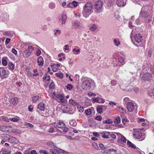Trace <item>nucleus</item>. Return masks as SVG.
<instances>
[{
    "label": "nucleus",
    "instance_id": "46",
    "mask_svg": "<svg viewBox=\"0 0 154 154\" xmlns=\"http://www.w3.org/2000/svg\"><path fill=\"white\" fill-rule=\"evenodd\" d=\"M149 95L151 97L154 96L153 98H154V90L153 89L152 90H151V91L149 92V93H148Z\"/></svg>",
    "mask_w": 154,
    "mask_h": 154
},
{
    "label": "nucleus",
    "instance_id": "24",
    "mask_svg": "<svg viewBox=\"0 0 154 154\" xmlns=\"http://www.w3.org/2000/svg\"><path fill=\"white\" fill-rule=\"evenodd\" d=\"M66 16L65 14H63L61 17L62 24H64L65 23L66 20Z\"/></svg>",
    "mask_w": 154,
    "mask_h": 154
},
{
    "label": "nucleus",
    "instance_id": "55",
    "mask_svg": "<svg viewBox=\"0 0 154 154\" xmlns=\"http://www.w3.org/2000/svg\"><path fill=\"white\" fill-rule=\"evenodd\" d=\"M103 122V123L105 124H111L112 123V121L110 119H108Z\"/></svg>",
    "mask_w": 154,
    "mask_h": 154
},
{
    "label": "nucleus",
    "instance_id": "33",
    "mask_svg": "<svg viewBox=\"0 0 154 154\" xmlns=\"http://www.w3.org/2000/svg\"><path fill=\"white\" fill-rule=\"evenodd\" d=\"M55 75L60 79H62L63 77V74L60 72L56 73Z\"/></svg>",
    "mask_w": 154,
    "mask_h": 154
},
{
    "label": "nucleus",
    "instance_id": "40",
    "mask_svg": "<svg viewBox=\"0 0 154 154\" xmlns=\"http://www.w3.org/2000/svg\"><path fill=\"white\" fill-rule=\"evenodd\" d=\"M115 17L117 19H119L120 18L119 13L118 11H116L114 14Z\"/></svg>",
    "mask_w": 154,
    "mask_h": 154
},
{
    "label": "nucleus",
    "instance_id": "41",
    "mask_svg": "<svg viewBox=\"0 0 154 154\" xmlns=\"http://www.w3.org/2000/svg\"><path fill=\"white\" fill-rule=\"evenodd\" d=\"M113 42L115 44V45L117 46H119V45L120 44V43L119 42L118 40H117L116 39H115L113 40Z\"/></svg>",
    "mask_w": 154,
    "mask_h": 154
},
{
    "label": "nucleus",
    "instance_id": "52",
    "mask_svg": "<svg viewBox=\"0 0 154 154\" xmlns=\"http://www.w3.org/2000/svg\"><path fill=\"white\" fill-rule=\"evenodd\" d=\"M119 62L120 63H122L124 61V59L123 57H120L119 59Z\"/></svg>",
    "mask_w": 154,
    "mask_h": 154
},
{
    "label": "nucleus",
    "instance_id": "17",
    "mask_svg": "<svg viewBox=\"0 0 154 154\" xmlns=\"http://www.w3.org/2000/svg\"><path fill=\"white\" fill-rule=\"evenodd\" d=\"M110 132L107 131H105L102 133V138H108Z\"/></svg>",
    "mask_w": 154,
    "mask_h": 154
},
{
    "label": "nucleus",
    "instance_id": "18",
    "mask_svg": "<svg viewBox=\"0 0 154 154\" xmlns=\"http://www.w3.org/2000/svg\"><path fill=\"white\" fill-rule=\"evenodd\" d=\"M0 130L4 132H7L9 129L8 126L3 125L0 126Z\"/></svg>",
    "mask_w": 154,
    "mask_h": 154
},
{
    "label": "nucleus",
    "instance_id": "1",
    "mask_svg": "<svg viewBox=\"0 0 154 154\" xmlns=\"http://www.w3.org/2000/svg\"><path fill=\"white\" fill-rule=\"evenodd\" d=\"M151 16L148 14L146 11L142 9L140 16L135 20V23L138 25L143 23L149 22L151 21Z\"/></svg>",
    "mask_w": 154,
    "mask_h": 154
},
{
    "label": "nucleus",
    "instance_id": "63",
    "mask_svg": "<svg viewBox=\"0 0 154 154\" xmlns=\"http://www.w3.org/2000/svg\"><path fill=\"white\" fill-rule=\"evenodd\" d=\"M4 35H7L8 36L11 37V33L9 32H5L4 33Z\"/></svg>",
    "mask_w": 154,
    "mask_h": 154
},
{
    "label": "nucleus",
    "instance_id": "58",
    "mask_svg": "<svg viewBox=\"0 0 154 154\" xmlns=\"http://www.w3.org/2000/svg\"><path fill=\"white\" fill-rule=\"evenodd\" d=\"M93 102L94 103L95 102H97L98 103V97H93L92 98Z\"/></svg>",
    "mask_w": 154,
    "mask_h": 154
},
{
    "label": "nucleus",
    "instance_id": "16",
    "mask_svg": "<svg viewBox=\"0 0 154 154\" xmlns=\"http://www.w3.org/2000/svg\"><path fill=\"white\" fill-rule=\"evenodd\" d=\"M38 65L39 66H42L43 65L44 60L41 56L38 57L37 60Z\"/></svg>",
    "mask_w": 154,
    "mask_h": 154
},
{
    "label": "nucleus",
    "instance_id": "60",
    "mask_svg": "<svg viewBox=\"0 0 154 154\" xmlns=\"http://www.w3.org/2000/svg\"><path fill=\"white\" fill-rule=\"evenodd\" d=\"M120 86L121 88L124 91H126L127 90V88H126V86H125L123 85H122V84H121V85H120Z\"/></svg>",
    "mask_w": 154,
    "mask_h": 154
},
{
    "label": "nucleus",
    "instance_id": "21",
    "mask_svg": "<svg viewBox=\"0 0 154 154\" xmlns=\"http://www.w3.org/2000/svg\"><path fill=\"white\" fill-rule=\"evenodd\" d=\"M72 25L75 28H77L79 27H81L82 26V25L80 23L77 21H75L74 22L72 23Z\"/></svg>",
    "mask_w": 154,
    "mask_h": 154
},
{
    "label": "nucleus",
    "instance_id": "48",
    "mask_svg": "<svg viewBox=\"0 0 154 154\" xmlns=\"http://www.w3.org/2000/svg\"><path fill=\"white\" fill-rule=\"evenodd\" d=\"M55 7V4L54 3L51 2L49 4V7L51 9L54 8Z\"/></svg>",
    "mask_w": 154,
    "mask_h": 154
},
{
    "label": "nucleus",
    "instance_id": "15",
    "mask_svg": "<svg viewBox=\"0 0 154 154\" xmlns=\"http://www.w3.org/2000/svg\"><path fill=\"white\" fill-rule=\"evenodd\" d=\"M31 52L29 50H26L23 51L22 54L24 57H28L30 55Z\"/></svg>",
    "mask_w": 154,
    "mask_h": 154
},
{
    "label": "nucleus",
    "instance_id": "56",
    "mask_svg": "<svg viewBox=\"0 0 154 154\" xmlns=\"http://www.w3.org/2000/svg\"><path fill=\"white\" fill-rule=\"evenodd\" d=\"M33 72L34 73H35L32 74V75L33 76H36L38 75V73H37V69H34Z\"/></svg>",
    "mask_w": 154,
    "mask_h": 154
},
{
    "label": "nucleus",
    "instance_id": "7",
    "mask_svg": "<svg viewBox=\"0 0 154 154\" xmlns=\"http://www.w3.org/2000/svg\"><path fill=\"white\" fill-rule=\"evenodd\" d=\"M9 74V72L8 71L5 70L4 68H0V77L2 79L7 78Z\"/></svg>",
    "mask_w": 154,
    "mask_h": 154
},
{
    "label": "nucleus",
    "instance_id": "5",
    "mask_svg": "<svg viewBox=\"0 0 154 154\" xmlns=\"http://www.w3.org/2000/svg\"><path fill=\"white\" fill-rule=\"evenodd\" d=\"M133 135L135 139H138L140 141H142L144 139V136L142 135V133L140 131H135L133 132Z\"/></svg>",
    "mask_w": 154,
    "mask_h": 154
},
{
    "label": "nucleus",
    "instance_id": "49",
    "mask_svg": "<svg viewBox=\"0 0 154 154\" xmlns=\"http://www.w3.org/2000/svg\"><path fill=\"white\" fill-rule=\"evenodd\" d=\"M105 102L104 100L102 98L98 97V103H103Z\"/></svg>",
    "mask_w": 154,
    "mask_h": 154
},
{
    "label": "nucleus",
    "instance_id": "37",
    "mask_svg": "<svg viewBox=\"0 0 154 154\" xmlns=\"http://www.w3.org/2000/svg\"><path fill=\"white\" fill-rule=\"evenodd\" d=\"M2 119L7 122H9L10 121V119H8L6 116H3L1 117Z\"/></svg>",
    "mask_w": 154,
    "mask_h": 154
},
{
    "label": "nucleus",
    "instance_id": "10",
    "mask_svg": "<svg viewBox=\"0 0 154 154\" xmlns=\"http://www.w3.org/2000/svg\"><path fill=\"white\" fill-rule=\"evenodd\" d=\"M102 2L100 0H98L94 4V8L97 10H100L103 6Z\"/></svg>",
    "mask_w": 154,
    "mask_h": 154
},
{
    "label": "nucleus",
    "instance_id": "29",
    "mask_svg": "<svg viewBox=\"0 0 154 154\" xmlns=\"http://www.w3.org/2000/svg\"><path fill=\"white\" fill-rule=\"evenodd\" d=\"M127 143L128 145L130 146L132 148L134 149L136 148V146L134 144L131 143L129 141L127 140Z\"/></svg>",
    "mask_w": 154,
    "mask_h": 154
},
{
    "label": "nucleus",
    "instance_id": "3",
    "mask_svg": "<svg viewBox=\"0 0 154 154\" xmlns=\"http://www.w3.org/2000/svg\"><path fill=\"white\" fill-rule=\"evenodd\" d=\"M95 82L91 79L87 78L82 81V87L83 89H89L91 86L94 85Z\"/></svg>",
    "mask_w": 154,
    "mask_h": 154
},
{
    "label": "nucleus",
    "instance_id": "54",
    "mask_svg": "<svg viewBox=\"0 0 154 154\" xmlns=\"http://www.w3.org/2000/svg\"><path fill=\"white\" fill-rule=\"evenodd\" d=\"M108 152H114L115 153H116V152H117V150L116 149H114L112 148H110L108 150Z\"/></svg>",
    "mask_w": 154,
    "mask_h": 154
},
{
    "label": "nucleus",
    "instance_id": "2",
    "mask_svg": "<svg viewBox=\"0 0 154 154\" xmlns=\"http://www.w3.org/2000/svg\"><path fill=\"white\" fill-rule=\"evenodd\" d=\"M93 5L92 2H88L84 5L83 10V14L85 17H87L92 12Z\"/></svg>",
    "mask_w": 154,
    "mask_h": 154
},
{
    "label": "nucleus",
    "instance_id": "4",
    "mask_svg": "<svg viewBox=\"0 0 154 154\" xmlns=\"http://www.w3.org/2000/svg\"><path fill=\"white\" fill-rule=\"evenodd\" d=\"M51 97L52 98L59 103H63L64 101L63 95L60 94H56L55 92L52 94Z\"/></svg>",
    "mask_w": 154,
    "mask_h": 154
},
{
    "label": "nucleus",
    "instance_id": "43",
    "mask_svg": "<svg viewBox=\"0 0 154 154\" xmlns=\"http://www.w3.org/2000/svg\"><path fill=\"white\" fill-rule=\"evenodd\" d=\"M2 63L4 66H6L7 64V60L3 58L2 59Z\"/></svg>",
    "mask_w": 154,
    "mask_h": 154
},
{
    "label": "nucleus",
    "instance_id": "61",
    "mask_svg": "<svg viewBox=\"0 0 154 154\" xmlns=\"http://www.w3.org/2000/svg\"><path fill=\"white\" fill-rule=\"evenodd\" d=\"M54 87V85L53 82H51V83L49 85V88L50 89H53Z\"/></svg>",
    "mask_w": 154,
    "mask_h": 154
},
{
    "label": "nucleus",
    "instance_id": "25",
    "mask_svg": "<svg viewBox=\"0 0 154 154\" xmlns=\"http://www.w3.org/2000/svg\"><path fill=\"white\" fill-rule=\"evenodd\" d=\"M72 51L74 54L77 55L80 54V50L79 48L78 49L73 48L72 49Z\"/></svg>",
    "mask_w": 154,
    "mask_h": 154
},
{
    "label": "nucleus",
    "instance_id": "27",
    "mask_svg": "<svg viewBox=\"0 0 154 154\" xmlns=\"http://www.w3.org/2000/svg\"><path fill=\"white\" fill-rule=\"evenodd\" d=\"M2 154H11V150L8 149H5L2 151Z\"/></svg>",
    "mask_w": 154,
    "mask_h": 154
},
{
    "label": "nucleus",
    "instance_id": "36",
    "mask_svg": "<svg viewBox=\"0 0 154 154\" xmlns=\"http://www.w3.org/2000/svg\"><path fill=\"white\" fill-rule=\"evenodd\" d=\"M97 26L95 24H93L90 27V29L91 31H94L96 29H97Z\"/></svg>",
    "mask_w": 154,
    "mask_h": 154
},
{
    "label": "nucleus",
    "instance_id": "9",
    "mask_svg": "<svg viewBox=\"0 0 154 154\" xmlns=\"http://www.w3.org/2000/svg\"><path fill=\"white\" fill-rule=\"evenodd\" d=\"M128 111L132 112L135 109V105L134 103L129 102L127 103L126 105Z\"/></svg>",
    "mask_w": 154,
    "mask_h": 154
},
{
    "label": "nucleus",
    "instance_id": "51",
    "mask_svg": "<svg viewBox=\"0 0 154 154\" xmlns=\"http://www.w3.org/2000/svg\"><path fill=\"white\" fill-rule=\"evenodd\" d=\"M13 131L14 133H15L18 134H20L21 133V131L17 129H14Z\"/></svg>",
    "mask_w": 154,
    "mask_h": 154
},
{
    "label": "nucleus",
    "instance_id": "6",
    "mask_svg": "<svg viewBox=\"0 0 154 154\" xmlns=\"http://www.w3.org/2000/svg\"><path fill=\"white\" fill-rule=\"evenodd\" d=\"M115 133L117 136L118 140L117 142L118 143H121L122 142L126 143L127 139L124 136L119 132H115Z\"/></svg>",
    "mask_w": 154,
    "mask_h": 154
},
{
    "label": "nucleus",
    "instance_id": "11",
    "mask_svg": "<svg viewBox=\"0 0 154 154\" xmlns=\"http://www.w3.org/2000/svg\"><path fill=\"white\" fill-rule=\"evenodd\" d=\"M152 74L149 72H146L143 76V79L144 80L148 81L152 78Z\"/></svg>",
    "mask_w": 154,
    "mask_h": 154
},
{
    "label": "nucleus",
    "instance_id": "20",
    "mask_svg": "<svg viewBox=\"0 0 154 154\" xmlns=\"http://www.w3.org/2000/svg\"><path fill=\"white\" fill-rule=\"evenodd\" d=\"M38 108L40 110L44 112L45 106L44 103L42 102L40 103L38 106Z\"/></svg>",
    "mask_w": 154,
    "mask_h": 154
},
{
    "label": "nucleus",
    "instance_id": "19",
    "mask_svg": "<svg viewBox=\"0 0 154 154\" xmlns=\"http://www.w3.org/2000/svg\"><path fill=\"white\" fill-rule=\"evenodd\" d=\"M56 126L59 128H63L65 127V125L63 122H59L57 123Z\"/></svg>",
    "mask_w": 154,
    "mask_h": 154
},
{
    "label": "nucleus",
    "instance_id": "45",
    "mask_svg": "<svg viewBox=\"0 0 154 154\" xmlns=\"http://www.w3.org/2000/svg\"><path fill=\"white\" fill-rule=\"evenodd\" d=\"M119 111L122 113H124L125 112H126L125 109L122 107H119Z\"/></svg>",
    "mask_w": 154,
    "mask_h": 154
},
{
    "label": "nucleus",
    "instance_id": "12",
    "mask_svg": "<svg viewBox=\"0 0 154 154\" xmlns=\"http://www.w3.org/2000/svg\"><path fill=\"white\" fill-rule=\"evenodd\" d=\"M134 39L136 42L139 43L141 42L143 38L142 35L139 33L136 34L134 37Z\"/></svg>",
    "mask_w": 154,
    "mask_h": 154
},
{
    "label": "nucleus",
    "instance_id": "57",
    "mask_svg": "<svg viewBox=\"0 0 154 154\" xmlns=\"http://www.w3.org/2000/svg\"><path fill=\"white\" fill-rule=\"evenodd\" d=\"M88 95L89 96L91 97V96H95L96 95V94L94 93H93L92 92H90L88 93Z\"/></svg>",
    "mask_w": 154,
    "mask_h": 154
},
{
    "label": "nucleus",
    "instance_id": "28",
    "mask_svg": "<svg viewBox=\"0 0 154 154\" xmlns=\"http://www.w3.org/2000/svg\"><path fill=\"white\" fill-rule=\"evenodd\" d=\"M18 102V99L17 97H14L12 100L11 103L14 105H16Z\"/></svg>",
    "mask_w": 154,
    "mask_h": 154
},
{
    "label": "nucleus",
    "instance_id": "14",
    "mask_svg": "<svg viewBox=\"0 0 154 154\" xmlns=\"http://www.w3.org/2000/svg\"><path fill=\"white\" fill-rule=\"evenodd\" d=\"M78 5V2L75 1H73L72 2H69L67 5V6L71 8H75Z\"/></svg>",
    "mask_w": 154,
    "mask_h": 154
},
{
    "label": "nucleus",
    "instance_id": "38",
    "mask_svg": "<svg viewBox=\"0 0 154 154\" xmlns=\"http://www.w3.org/2000/svg\"><path fill=\"white\" fill-rule=\"evenodd\" d=\"M43 79L46 81H48L50 80V77L49 75H44Z\"/></svg>",
    "mask_w": 154,
    "mask_h": 154
},
{
    "label": "nucleus",
    "instance_id": "53",
    "mask_svg": "<svg viewBox=\"0 0 154 154\" xmlns=\"http://www.w3.org/2000/svg\"><path fill=\"white\" fill-rule=\"evenodd\" d=\"M77 108L79 112H83L84 111L83 108L80 106H78Z\"/></svg>",
    "mask_w": 154,
    "mask_h": 154
},
{
    "label": "nucleus",
    "instance_id": "50",
    "mask_svg": "<svg viewBox=\"0 0 154 154\" xmlns=\"http://www.w3.org/2000/svg\"><path fill=\"white\" fill-rule=\"evenodd\" d=\"M150 71L153 75H154V65L152 66L150 68Z\"/></svg>",
    "mask_w": 154,
    "mask_h": 154
},
{
    "label": "nucleus",
    "instance_id": "59",
    "mask_svg": "<svg viewBox=\"0 0 154 154\" xmlns=\"http://www.w3.org/2000/svg\"><path fill=\"white\" fill-rule=\"evenodd\" d=\"M39 152L40 153H43L44 154H48V152L45 150H40L39 151Z\"/></svg>",
    "mask_w": 154,
    "mask_h": 154
},
{
    "label": "nucleus",
    "instance_id": "13",
    "mask_svg": "<svg viewBox=\"0 0 154 154\" xmlns=\"http://www.w3.org/2000/svg\"><path fill=\"white\" fill-rule=\"evenodd\" d=\"M116 4L119 7L124 6L126 3V0H116Z\"/></svg>",
    "mask_w": 154,
    "mask_h": 154
},
{
    "label": "nucleus",
    "instance_id": "34",
    "mask_svg": "<svg viewBox=\"0 0 154 154\" xmlns=\"http://www.w3.org/2000/svg\"><path fill=\"white\" fill-rule=\"evenodd\" d=\"M52 69L54 72H55L58 70V67L57 65H54L51 66Z\"/></svg>",
    "mask_w": 154,
    "mask_h": 154
},
{
    "label": "nucleus",
    "instance_id": "22",
    "mask_svg": "<svg viewBox=\"0 0 154 154\" xmlns=\"http://www.w3.org/2000/svg\"><path fill=\"white\" fill-rule=\"evenodd\" d=\"M103 106L102 105L98 106L97 107V112L101 114L102 112Z\"/></svg>",
    "mask_w": 154,
    "mask_h": 154
},
{
    "label": "nucleus",
    "instance_id": "8",
    "mask_svg": "<svg viewBox=\"0 0 154 154\" xmlns=\"http://www.w3.org/2000/svg\"><path fill=\"white\" fill-rule=\"evenodd\" d=\"M50 152L52 153V154H60V152H62L63 153H65L66 151L60 149L56 146H54L53 149H50Z\"/></svg>",
    "mask_w": 154,
    "mask_h": 154
},
{
    "label": "nucleus",
    "instance_id": "31",
    "mask_svg": "<svg viewBox=\"0 0 154 154\" xmlns=\"http://www.w3.org/2000/svg\"><path fill=\"white\" fill-rule=\"evenodd\" d=\"M70 125L73 127L77 125V123L75 120H72L69 122Z\"/></svg>",
    "mask_w": 154,
    "mask_h": 154
},
{
    "label": "nucleus",
    "instance_id": "30",
    "mask_svg": "<svg viewBox=\"0 0 154 154\" xmlns=\"http://www.w3.org/2000/svg\"><path fill=\"white\" fill-rule=\"evenodd\" d=\"M46 144L48 146L51 147H54L55 146V143L50 141H48L47 142Z\"/></svg>",
    "mask_w": 154,
    "mask_h": 154
},
{
    "label": "nucleus",
    "instance_id": "42",
    "mask_svg": "<svg viewBox=\"0 0 154 154\" xmlns=\"http://www.w3.org/2000/svg\"><path fill=\"white\" fill-rule=\"evenodd\" d=\"M48 110H45L44 111H45V113H44L42 112L41 113L42 114V116L45 117L48 116Z\"/></svg>",
    "mask_w": 154,
    "mask_h": 154
},
{
    "label": "nucleus",
    "instance_id": "47",
    "mask_svg": "<svg viewBox=\"0 0 154 154\" xmlns=\"http://www.w3.org/2000/svg\"><path fill=\"white\" fill-rule=\"evenodd\" d=\"M66 87L67 89L70 91L72 89L73 86L71 84H68Z\"/></svg>",
    "mask_w": 154,
    "mask_h": 154
},
{
    "label": "nucleus",
    "instance_id": "23",
    "mask_svg": "<svg viewBox=\"0 0 154 154\" xmlns=\"http://www.w3.org/2000/svg\"><path fill=\"white\" fill-rule=\"evenodd\" d=\"M20 120L19 117L17 116H15L13 118H10V120L11 121L14 122H17Z\"/></svg>",
    "mask_w": 154,
    "mask_h": 154
},
{
    "label": "nucleus",
    "instance_id": "62",
    "mask_svg": "<svg viewBox=\"0 0 154 154\" xmlns=\"http://www.w3.org/2000/svg\"><path fill=\"white\" fill-rule=\"evenodd\" d=\"M25 125L26 126L29 127L31 128H32L34 127L33 125L31 123H26Z\"/></svg>",
    "mask_w": 154,
    "mask_h": 154
},
{
    "label": "nucleus",
    "instance_id": "35",
    "mask_svg": "<svg viewBox=\"0 0 154 154\" xmlns=\"http://www.w3.org/2000/svg\"><path fill=\"white\" fill-rule=\"evenodd\" d=\"M85 112L86 115L90 116L92 113V111L91 109H88L86 110L85 111Z\"/></svg>",
    "mask_w": 154,
    "mask_h": 154
},
{
    "label": "nucleus",
    "instance_id": "39",
    "mask_svg": "<svg viewBox=\"0 0 154 154\" xmlns=\"http://www.w3.org/2000/svg\"><path fill=\"white\" fill-rule=\"evenodd\" d=\"M39 97L37 96H34L32 98V100L33 102H36L38 100Z\"/></svg>",
    "mask_w": 154,
    "mask_h": 154
},
{
    "label": "nucleus",
    "instance_id": "32",
    "mask_svg": "<svg viewBox=\"0 0 154 154\" xmlns=\"http://www.w3.org/2000/svg\"><path fill=\"white\" fill-rule=\"evenodd\" d=\"M69 103L73 106H76L78 105L77 103L75 100L72 99L70 100Z\"/></svg>",
    "mask_w": 154,
    "mask_h": 154
},
{
    "label": "nucleus",
    "instance_id": "44",
    "mask_svg": "<svg viewBox=\"0 0 154 154\" xmlns=\"http://www.w3.org/2000/svg\"><path fill=\"white\" fill-rule=\"evenodd\" d=\"M121 121L120 118L119 117H117L115 120L114 122L115 123L118 124Z\"/></svg>",
    "mask_w": 154,
    "mask_h": 154
},
{
    "label": "nucleus",
    "instance_id": "64",
    "mask_svg": "<svg viewBox=\"0 0 154 154\" xmlns=\"http://www.w3.org/2000/svg\"><path fill=\"white\" fill-rule=\"evenodd\" d=\"M11 40V39L9 38H6L5 41V45H6L8 44L10 41Z\"/></svg>",
    "mask_w": 154,
    "mask_h": 154
},
{
    "label": "nucleus",
    "instance_id": "26",
    "mask_svg": "<svg viewBox=\"0 0 154 154\" xmlns=\"http://www.w3.org/2000/svg\"><path fill=\"white\" fill-rule=\"evenodd\" d=\"M8 66L9 69L11 70H13L14 69V65L12 62H10L9 63Z\"/></svg>",
    "mask_w": 154,
    "mask_h": 154
}]
</instances>
